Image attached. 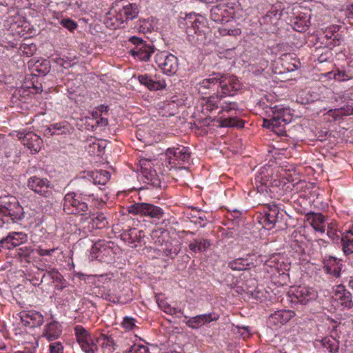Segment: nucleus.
<instances>
[{
    "label": "nucleus",
    "instance_id": "1",
    "mask_svg": "<svg viewBox=\"0 0 353 353\" xmlns=\"http://www.w3.org/2000/svg\"><path fill=\"white\" fill-rule=\"evenodd\" d=\"M272 174V170L270 166L265 165L260 168L255 176L254 180L252 181L254 188H256L257 192L260 193L265 199L273 198L274 188L281 183L279 181L274 180L271 186L267 185L270 176Z\"/></svg>",
    "mask_w": 353,
    "mask_h": 353
},
{
    "label": "nucleus",
    "instance_id": "2",
    "mask_svg": "<svg viewBox=\"0 0 353 353\" xmlns=\"http://www.w3.org/2000/svg\"><path fill=\"white\" fill-rule=\"evenodd\" d=\"M63 210L68 214L84 215L88 210L86 200L79 194L78 192H69L64 196Z\"/></svg>",
    "mask_w": 353,
    "mask_h": 353
},
{
    "label": "nucleus",
    "instance_id": "3",
    "mask_svg": "<svg viewBox=\"0 0 353 353\" xmlns=\"http://www.w3.org/2000/svg\"><path fill=\"white\" fill-rule=\"evenodd\" d=\"M1 213L11 218L14 222L21 220L24 217L22 206L15 196L7 195L1 196Z\"/></svg>",
    "mask_w": 353,
    "mask_h": 353
},
{
    "label": "nucleus",
    "instance_id": "4",
    "mask_svg": "<svg viewBox=\"0 0 353 353\" xmlns=\"http://www.w3.org/2000/svg\"><path fill=\"white\" fill-rule=\"evenodd\" d=\"M154 61L157 66L166 74H174L178 70L177 57L168 52L162 51L157 53Z\"/></svg>",
    "mask_w": 353,
    "mask_h": 353
},
{
    "label": "nucleus",
    "instance_id": "5",
    "mask_svg": "<svg viewBox=\"0 0 353 353\" xmlns=\"http://www.w3.org/2000/svg\"><path fill=\"white\" fill-rule=\"evenodd\" d=\"M115 9L116 19L120 21L121 23L127 22L129 20H132L138 16L139 10L137 4L125 3L121 0L119 2H116L113 6Z\"/></svg>",
    "mask_w": 353,
    "mask_h": 353
},
{
    "label": "nucleus",
    "instance_id": "6",
    "mask_svg": "<svg viewBox=\"0 0 353 353\" xmlns=\"http://www.w3.org/2000/svg\"><path fill=\"white\" fill-rule=\"evenodd\" d=\"M316 297L317 293L314 289L305 286H299L289 292L290 301L295 305H306Z\"/></svg>",
    "mask_w": 353,
    "mask_h": 353
},
{
    "label": "nucleus",
    "instance_id": "7",
    "mask_svg": "<svg viewBox=\"0 0 353 353\" xmlns=\"http://www.w3.org/2000/svg\"><path fill=\"white\" fill-rule=\"evenodd\" d=\"M129 212L157 219H161L164 214L160 207L148 203H134L129 207Z\"/></svg>",
    "mask_w": 353,
    "mask_h": 353
},
{
    "label": "nucleus",
    "instance_id": "8",
    "mask_svg": "<svg viewBox=\"0 0 353 353\" xmlns=\"http://www.w3.org/2000/svg\"><path fill=\"white\" fill-rule=\"evenodd\" d=\"M284 215L280 212L276 205H268L267 210L264 211L263 215L260 219V223L263 228L270 230L274 228L276 223L279 222Z\"/></svg>",
    "mask_w": 353,
    "mask_h": 353
},
{
    "label": "nucleus",
    "instance_id": "9",
    "mask_svg": "<svg viewBox=\"0 0 353 353\" xmlns=\"http://www.w3.org/2000/svg\"><path fill=\"white\" fill-rule=\"evenodd\" d=\"M17 137L21 141V143L31 151V152L37 153L40 150L43 141L39 136L33 132L23 130L18 132Z\"/></svg>",
    "mask_w": 353,
    "mask_h": 353
},
{
    "label": "nucleus",
    "instance_id": "10",
    "mask_svg": "<svg viewBox=\"0 0 353 353\" xmlns=\"http://www.w3.org/2000/svg\"><path fill=\"white\" fill-rule=\"evenodd\" d=\"M28 187L41 196L48 198L52 195L50 182L47 179L34 176L28 179Z\"/></svg>",
    "mask_w": 353,
    "mask_h": 353
},
{
    "label": "nucleus",
    "instance_id": "11",
    "mask_svg": "<svg viewBox=\"0 0 353 353\" xmlns=\"http://www.w3.org/2000/svg\"><path fill=\"white\" fill-rule=\"evenodd\" d=\"M221 73L213 72L208 78L203 79L196 85L199 92L202 94H210L219 90V80L221 79Z\"/></svg>",
    "mask_w": 353,
    "mask_h": 353
},
{
    "label": "nucleus",
    "instance_id": "12",
    "mask_svg": "<svg viewBox=\"0 0 353 353\" xmlns=\"http://www.w3.org/2000/svg\"><path fill=\"white\" fill-rule=\"evenodd\" d=\"M76 336L79 344L85 353H94L97 350L95 339L83 328H76Z\"/></svg>",
    "mask_w": 353,
    "mask_h": 353
},
{
    "label": "nucleus",
    "instance_id": "13",
    "mask_svg": "<svg viewBox=\"0 0 353 353\" xmlns=\"http://www.w3.org/2000/svg\"><path fill=\"white\" fill-rule=\"evenodd\" d=\"M82 179L83 180L79 185V189L77 192H78L84 200L91 197L94 199H99L101 189L99 187H97L90 180L85 179L83 176Z\"/></svg>",
    "mask_w": 353,
    "mask_h": 353
},
{
    "label": "nucleus",
    "instance_id": "14",
    "mask_svg": "<svg viewBox=\"0 0 353 353\" xmlns=\"http://www.w3.org/2000/svg\"><path fill=\"white\" fill-rule=\"evenodd\" d=\"M170 164H176V161L188 162L190 159L191 153L189 149L185 147H177L168 148L165 152Z\"/></svg>",
    "mask_w": 353,
    "mask_h": 353
},
{
    "label": "nucleus",
    "instance_id": "15",
    "mask_svg": "<svg viewBox=\"0 0 353 353\" xmlns=\"http://www.w3.org/2000/svg\"><path fill=\"white\" fill-rule=\"evenodd\" d=\"M219 318V315L215 312L202 314L190 318L185 321V324L192 329H198L205 324L217 321Z\"/></svg>",
    "mask_w": 353,
    "mask_h": 353
},
{
    "label": "nucleus",
    "instance_id": "16",
    "mask_svg": "<svg viewBox=\"0 0 353 353\" xmlns=\"http://www.w3.org/2000/svg\"><path fill=\"white\" fill-rule=\"evenodd\" d=\"M83 178L90 180L95 185H105L110 180V174L106 170L88 171Z\"/></svg>",
    "mask_w": 353,
    "mask_h": 353
},
{
    "label": "nucleus",
    "instance_id": "17",
    "mask_svg": "<svg viewBox=\"0 0 353 353\" xmlns=\"http://www.w3.org/2000/svg\"><path fill=\"white\" fill-rule=\"evenodd\" d=\"M335 296L340 304L347 309L353 307L352 296L343 285H339L335 291Z\"/></svg>",
    "mask_w": 353,
    "mask_h": 353
},
{
    "label": "nucleus",
    "instance_id": "18",
    "mask_svg": "<svg viewBox=\"0 0 353 353\" xmlns=\"http://www.w3.org/2000/svg\"><path fill=\"white\" fill-rule=\"evenodd\" d=\"M141 47H135L131 50V54L137 57L142 61H147L150 59L151 54L154 52V48L153 46L147 44L146 42L143 45H139Z\"/></svg>",
    "mask_w": 353,
    "mask_h": 353
},
{
    "label": "nucleus",
    "instance_id": "19",
    "mask_svg": "<svg viewBox=\"0 0 353 353\" xmlns=\"http://www.w3.org/2000/svg\"><path fill=\"white\" fill-rule=\"evenodd\" d=\"M21 319L23 325L30 327H40L44 322L43 316L39 312H30Z\"/></svg>",
    "mask_w": 353,
    "mask_h": 353
},
{
    "label": "nucleus",
    "instance_id": "20",
    "mask_svg": "<svg viewBox=\"0 0 353 353\" xmlns=\"http://www.w3.org/2000/svg\"><path fill=\"white\" fill-rule=\"evenodd\" d=\"M6 249L10 250L27 241V235L23 232H12L5 237Z\"/></svg>",
    "mask_w": 353,
    "mask_h": 353
},
{
    "label": "nucleus",
    "instance_id": "21",
    "mask_svg": "<svg viewBox=\"0 0 353 353\" xmlns=\"http://www.w3.org/2000/svg\"><path fill=\"white\" fill-rule=\"evenodd\" d=\"M138 80L141 84L145 85L152 91L159 90L165 87V83L164 81L161 82L160 81H154L147 74L139 75L138 77Z\"/></svg>",
    "mask_w": 353,
    "mask_h": 353
},
{
    "label": "nucleus",
    "instance_id": "22",
    "mask_svg": "<svg viewBox=\"0 0 353 353\" xmlns=\"http://www.w3.org/2000/svg\"><path fill=\"white\" fill-rule=\"evenodd\" d=\"M61 334V326L58 322L52 321L48 323L44 330L43 336L48 341H54L59 337Z\"/></svg>",
    "mask_w": 353,
    "mask_h": 353
},
{
    "label": "nucleus",
    "instance_id": "23",
    "mask_svg": "<svg viewBox=\"0 0 353 353\" xmlns=\"http://www.w3.org/2000/svg\"><path fill=\"white\" fill-rule=\"evenodd\" d=\"M108 300L113 303H117L121 304H125L128 301L132 299V292L129 288H123L121 293L112 296L111 294L108 295Z\"/></svg>",
    "mask_w": 353,
    "mask_h": 353
},
{
    "label": "nucleus",
    "instance_id": "24",
    "mask_svg": "<svg viewBox=\"0 0 353 353\" xmlns=\"http://www.w3.org/2000/svg\"><path fill=\"white\" fill-rule=\"evenodd\" d=\"M95 343L97 345H100L108 353H111L115 350L116 344L114 341L111 336L108 334H101L99 337L95 339Z\"/></svg>",
    "mask_w": 353,
    "mask_h": 353
},
{
    "label": "nucleus",
    "instance_id": "25",
    "mask_svg": "<svg viewBox=\"0 0 353 353\" xmlns=\"http://www.w3.org/2000/svg\"><path fill=\"white\" fill-rule=\"evenodd\" d=\"M210 245L211 243L207 239H194L190 243L188 247L194 252H204Z\"/></svg>",
    "mask_w": 353,
    "mask_h": 353
},
{
    "label": "nucleus",
    "instance_id": "26",
    "mask_svg": "<svg viewBox=\"0 0 353 353\" xmlns=\"http://www.w3.org/2000/svg\"><path fill=\"white\" fill-rule=\"evenodd\" d=\"M121 235L123 240L128 241L130 243L140 241L144 236L143 232L142 230H137L136 228L123 230Z\"/></svg>",
    "mask_w": 353,
    "mask_h": 353
},
{
    "label": "nucleus",
    "instance_id": "27",
    "mask_svg": "<svg viewBox=\"0 0 353 353\" xmlns=\"http://www.w3.org/2000/svg\"><path fill=\"white\" fill-rule=\"evenodd\" d=\"M294 315V312L291 310H279L271 314L270 319L274 323L284 324L288 322Z\"/></svg>",
    "mask_w": 353,
    "mask_h": 353
},
{
    "label": "nucleus",
    "instance_id": "28",
    "mask_svg": "<svg viewBox=\"0 0 353 353\" xmlns=\"http://www.w3.org/2000/svg\"><path fill=\"white\" fill-rule=\"evenodd\" d=\"M281 16V12H279V10L272 6L267 14L261 18L260 23L264 24H276L280 19Z\"/></svg>",
    "mask_w": 353,
    "mask_h": 353
},
{
    "label": "nucleus",
    "instance_id": "29",
    "mask_svg": "<svg viewBox=\"0 0 353 353\" xmlns=\"http://www.w3.org/2000/svg\"><path fill=\"white\" fill-rule=\"evenodd\" d=\"M226 11L224 6L216 5L210 10V18L215 22L222 23L226 18L225 15Z\"/></svg>",
    "mask_w": 353,
    "mask_h": 353
},
{
    "label": "nucleus",
    "instance_id": "30",
    "mask_svg": "<svg viewBox=\"0 0 353 353\" xmlns=\"http://www.w3.org/2000/svg\"><path fill=\"white\" fill-rule=\"evenodd\" d=\"M142 173L145 178L144 183L150 184L154 187H161V181L154 170L145 168Z\"/></svg>",
    "mask_w": 353,
    "mask_h": 353
},
{
    "label": "nucleus",
    "instance_id": "31",
    "mask_svg": "<svg viewBox=\"0 0 353 353\" xmlns=\"http://www.w3.org/2000/svg\"><path fill=\"white\" fill-rule=\"evenodd\" d=\"M311 225L314 230L323 233L325 232V217L321 213H313L310 217Z\"/></svg>",
    "mask_w": 353,
    "mask_h": 353
},
{
    "label": "nucleus",
    "instance_id": "32",
    "mask_svg": "<svg viewBox=\"0 0 353 353\" xmlns=\"http://www.w3.org/2000/svg\"><path fill=\"white\" fill-rule=\"evenodd\" d=\"M230 85L228 84L227 81L224 79V76L221 74V79L219 80V88H221L222 90V92L221 94H219V90L216 91V93H214L215 97L211 96L210 99L212 98H216L218 99H221L222 98L225 97L228 95H233V94L231 93V90L230 88Z\"/></svg>",
    "mask_w": 353,
    "mask_h": 353
},
{
    "label": "nucleus",
    "instance_id": "33",
    "mask_svg": "<svg viewBox=\"0 0 353 353\" xmlns=\"http://www.w3.org/2000/svg\"><path fill=\"white\" fill-rule=\"evenodd\" d=\"M281 118L279 117H271L269 119H264L263 126L268 129H271L274 132L279 134L282 130L279 129L280 127L283 126L280 123Z\"/></svg>",
    "mask_w": 353,
    "mask_h": 353
},
{
    "label": "nucleus",
    "instance_id": "34",
    "mask_svg": "<svg viewBox=\"0 0 353 353\" xmlns=\"http://www.w3.org/2000/svg\"><path fill=\"white\" fill-rule=\"evenodd\" d=\"M52 129H54L52 134L57 135L70 134L71 132V128L65 121L52 124Z\"/></svg>",
    "mask_w": 353,
    "mask_h": 353
},
{
    "label": "nucleus",
    "instance_id": "35",
    "mask_svg": "<svg viewBox=\"0 0 353 353\" xmlns=\"http://www.w3.org/2000/svg\"><path fill=\"white\" fill-rule=\"evenodd\" d=\"M341 241L343 245V250L346 255L353 253V235L346 234L342 236Z\"/></svg>",
    "mask_w": 353,
    "mask_h": 353
},
{
    "label": "nucleus",
    "instance_id": "36",
    "mask_svg": "<svg viewBox=\"0 0 353 353\" xmlns=\"http://www.w3.org/2000/svg\"><path fill=\"white\" fill-rule=\"evenodd\" d=\"M205 28L204 23L199 21L196 16L194 18V22L192 25V28L190 27L188 30H186V33L188 36H192L194 34H201L203 32V28Z\"/></svg>",
    "mask_w": 353,
    "mask_h": 353
},
{
    "label": "nucleus",
    "instance_id": "37",
    "mask_svg": "<svg viewBox=\"0 0 353 353\" xmlns=\"http://www.w3.org/2000/svg\"><path fill=\"white\" fill-rule=\"evenodd\" d=\"M33 252L31 247L24 246L17 250V254L21 261L30 263V255Z\"/></svg>",
    "mask_w": 353,
    "mask_h": 353
},
{
    "label": "nucleus",
    "instance_id": "38",
    "mask_svg": "<svg viewBox=\"0 0 353 353\" xmlns=\"http://www.w3.org/2000/svg\"><path fill=\"white\" fill-rule=\"evenodd\" d=\"M243 124L244 123L242 120L234 117L225 118L220 121L221 127H237L241 128L243 127Z\"/></svg>",
    "mask_w": 353,
    "mask_h": 353
},
{
    "label": "nucleus",
    "instance_id": "39",
    "mask_svg": "<svg viewBox=\"0 0 353 353\" xmlns=\"http://www.w3.org/2000/svg\"><path fill=\"white\" fill-rule=\"evenodd\" d=\"M48 276L53 280L55 283H59L61 284L60 289L62 290L65 288V280L63 276L61 274V273L55 268L50 269L48 271Z\"/></svg>",
    "mask_w": 353,
    "mask_h": 353
},
{
    "label": "nucleus",
    "instance_id": "40",
    "mask_svg": "<svg viewBox=\"0 0 353 353\" xmlns=\"http://www.w3.org/2000/svg\"><path fill=\"white\" fill-rule=\"evenodd\" d=\"M271 111L272 112V117H279L281 118L280 123L284 126L286 123H288V119L285 118V109L279 106H274L271 108Z\"/></svg>",
    "mask_w": 353,
    "mask_h": 353
},
{
    "label": "nucleus",
    "instance_id": "41",
    "mask_svg": "<svg viewBox=\"0 0 353 353\" xmlns=\"http://www.w3.org/2000/svg\"><path fill=\"white\" fill-rule=\"evenodd\" d=\"M246 261L243 259H237L236 260L230 261L228 263V267L233 270L241 271L246 269V266L248 263H245Z\"/></svg>",
    "mask_w": 353,
    "mask_h": 353
},
{
    "label": "nucleus",
    "instance_id": "42",
    "mask_svg": "<svg viewBox=\"0 0 353 353\" xmlns=\"http://www.w3.org/2000/svg\"><path fill=\"white\" fill-rule=\"evenodd\" d=\"M224 76V79L227 81L228 84L230 85L232 90L236 91L241 88L239 81L236 77L234 75H230L226 74H222Z\"/></svg>",
    "mask_w": 353,
    "mask_h": 353
},
{
    "label": "nucleus",
    "instance_id": "43",
    "mask_svg": "<svg viewBox=\"0 0 353 353\" xmlns=\"http://www.w3.org/2000/svg\"><path fill=\"white\" fill-rule=\"evenodd\" d=\"M195 14H189L185 16V18L183 19L180 21V27L185 28V31L188 30L190 27L192 28V25L194 22Z\"/></svg>",
    "mask_w": 353,
    "mask_h": 353
},
{
    "label": "nucleus",
    "instance_id": "44",
    "mask_svg": "<svg viewBox=\"0 0 353 353\" xmlns=\"http://www.w3.org/2000/svg\"><path fill=\"white\" fill-rule=\"evenodd\" d=\"M125 353H150L149 348L143 345L134 344Z\"/></svg>",
    "mask_w": 353,
    "mask_h": 353
},
{
    "label": "nucleus",
    "instance_id": "45",
    "mask_svg": "<svg viewBox=\"0 0 353 353\" xmlns=\"http://www.w3.org/2000/svg\"><path fill=\"white\" fill-rule=\"evenodd\" d=\"M219 32L222 36H238L241 34V30L240 28H219Z\"/></svg>",
    "mask_w": 353,
    "mask_h": 353
},
{
    "label": "nucleus",
    "instance_id": "46",
    "mask_svg": "<svg viewBox=\"0 0 353 353\" xmlns=\"http://www.w3.org/2000/svg\"><path fill=\"white\" fill-rule=\"evenodd\" d=\"M310 21L299 20L294 23V29L299 32H303L309 28Z\"/></svg>",
    "mask_w": 353,
    "mask_h": 353
},
{
    "label": "nucleus",
    "instance_id": "47",
    "mask_svg": "<svg viewBox=\"0 0 353 353\" xmlns=\"http://www.w3.org/2000/svg\"><path fill=\"white\" fill-rule=\"evenodd\" d=\"M28 276L29 277H30L29 279V281L34 286H37V285H39L40 284L42 283L43 279H45L46 277V274H44L41 279H39V274L38 272H36V273H32V272H29L28 274Z\"/></svg>",
    "mask_w": 353,
    "mask_h": 353
},
{
    "label": "nucleus",
    "instance_id": "48",
    "mask_svg": "<svg viewBox=\"0 0 353 353\" xmlns=\"http://www.w3.org/2000/svg\"><path fill=\"white\" fill-rule=\"evenodd\" d=\"M60 23L70 31H73L77 28V23L70 18L61 19Z\"/></svg>",
    "mask_w": 353,
    "mask_h": 353
},
{
    "label": "nucleus",
    "instance_id": "49",
    "mask_svg": "<svg viewBox=\"0 0 353 353\" xmlns=\"http://www.w3.org/2000/svg\"><path fill=\"white\" fill-rule=\"evenodd\" d=\"M323 264L325 269H327V268L337 266V264L342 263H341V260L334 256H329L328 259L325 258L323 259Z\"/></svg>",
    "mask_w": 353,
    "mask_h": 353
},
{
    "label": "nucleus",
    "instance_id": "50",
    "mask_svg": "<svg viewBox=\"0 0 353 353\" xmlns=\"http://www.w3.org/2000/svg\"><path fill=\"white\" fill-rule=\"evenodd\" d=\"M99 147V141H94L92 143H90L87 147V150L90 155L93 156H100L99 150L97 148Z\"/></svg>",
    "mask_w": 353,
    "mask_h": 353
},
{
    "label": "nucleus",
    "instance_id": "51",
    "mask_svg": "<svg viewBox=\"0 0 353 353\" xmlns=\"http://www.w3.org/2000/svg\"><path fill=\"white\" fill-rule=\"evenodd\" d=\"M94 223L97 228H103L107 223L106 219L103 214H98L96 217L92 219Z\"/></svg>",
    "mask_w": 353,
    "mask_h": 353
},
{
    "label": "nucleus",
    "instance_id": "52",
    "mask_svg": "<svg viewBox=\"0 0 353 353\" xmlns=\"http://www.w3.org/2000/svg\"><path fill=\"white\" fill-rule=\"evenodd\" d=\"M136 320L133 318L125 316L123 321V326L127 330H132L135 327Z\"/></svg>",
    "mask_w": 353,
    "mask_h": 353
},
{
    "label": "nucleus",
    "instance_id": "53",
    "mask_svg": "<svg viewBox=\"0 0 353 353\" xmlns=\"http://www.w3.org/2000/svg\"><path fill=\"white\" fill-rule=\"evenodd\" d=\"M341 268L342 264H337V266L327 268L325 270L327 273L332 274L335 277H339L341 274Z\"/></svg>",
    "mask_w": 353,
    "mask_h": 353
},
{
    "label": "nucleus",
    "instance_id": "54",
    "mask_svg": "<svg viewBox=\"0 0 353 353\" xmlns=\"http://www.w3.org/2000/svg\"><path fill=\"white\" fill-rule=\"evenodd\" d=\"M164 311L170 314L174 315L176 314L177 313H181L183 316L187 319L188 316L186 315L183 314V311L181 309H177L176 307H172L170 305L166 304L164 307Z\"/></svg>",
    "mask_w": 353,
    "mask_h": 353
},
{
    "label": "nucleus",
    "instance_id": "55",
    "mask_svg": "<svg viewBox=\"0 0 353 353\" xmlns=\"http://www.w3.org/2000/svg\"><path fill=\"white\" fill-rule=\"evenodd\" d=\"M351 78H352V77L345 71H338L337 73L334 74V79L338 81H346Z\"/></svg>",
    "mask_w": 353,
    "mask_h": 353
},
{
    "label": "nucleus",
    "instance_id": "56",
    "mask_svg": "<svg viewBox=\"0 0 353 353\" xmlns=\"http://www.w3.org/2000/svg\"><path fill=\"white\" fill-rule=\"evenodd\" d=\"M327 235L333 241L334 243H338L339 240V236L337 234V232L336 230H334L332 228H327Z\"/></svg>",
    "mask_w": 353,
    "mask_h": 353
},
{
    "label": "nucleus",
    "instance_id": "57",
    "mask_svg": "<svg viewBox=\"0 0 353 353\" xmlns=\"http://www.w3.org/2000/svg\"><path fill=\"white\" fill-rule=\"evenodd\" d=\"M50 353H63V346L60 342L51 343Z\"/></svg>",
    "mask_w": 353,
    "mask_h": 353
},
{
    "label": "nucleus",
    "instance_id": "58",
    "mask_svg": "<svg viewBox=\"0 0 353 353\" xmlns=\"http://www.w3.org/2000/svg\"><path fill=\"white\" fill-rule=\"evenodd\" d=\"M105 245L104 241L103 240H99L98 241L95 242L91 248L90 252L91 254H97L98 252H99L101 248Z\"/></svg>",
    "mask_w": 353,
    "mask_h": 353
},
{
    "label": "nucleus",
    "instance_id": "59",
    "mask_svg": "<svg viewBox=\"0 0 353 353\" xmlns=\"http://www.w3.org/2000/svg\"><path fill=\"white\" fill-rule=\"evenodd\" d=\"M56 250H57L56 248L47 250V249H43V248H39L37 252L39 256H43L52 255V253H54Z\"/></svg>",
    "mask_w": 353,
    "mask_h": 353
},
{
    "label": "nucleus",
    "instance_id": "60",
    "mask_svg": "<svg viewBox=\"0 0 353 353\" xmlns=\"http://www.w3.org/2000/svg\"><path fill=\"white\" fill-rule=\"evenodd\" d=\"M68 5L72 8H81L82 6V0H68Z\"/></svg>",
    "mask_w": 353,
    "mask_h": 353
},
{
    "label": "nucleus",
    "instance_id": "61",
    "mask_svg": "<svg viewBox=\"0 0 353 353\" xmlns=\"http://www.w3.org/2000/svg\"><path fill=\"white\" fill-rule=\"evenodd\" d=\"M239 332L241 334L243 339H246L251 335L250 330L248 327H243L241 328L239 327Z\"/></svg>",
    "mask_w": 353,
    "mask_h": 353
},
{
    "label": "nucleus",
    "instance_id": "62",
    "mask_svg": "<svg viewBox=\"0 0 353 353\" xmlns=\"http://www.w3.org/2000/svg\"><path fill=\"white\" fill-rule=\"evenodd\" d=\"M130 41H131V43L134 45H135V47H140L139 45H143L145 42L142 39H140L137 37H132L130 39Z\"/></svg>",
    "mask_w": 353,
    "mask_h": 353
},
{
    "label": "nucleus",
    "instance_id": "63",
    "mask_svg": "<svg viewBox=\"0 0 353 353\" xmlns=\"http://www.w3.org/2000/svg\"><path fill=\"white\" fill-rule=\"evenodd\" d=\"M341 113L343 115H351L353 114V107L352 106H347L346 108H342L341 109Z\"/></svg>",
    "mask_w": 353,
    "mask_h": 353
},
{
    "label": "nucleus",
    "instance_id": "64",
    "mask_svg": "<svg viewBox=\"0 0 353 353\" xmlns=\"http://www.w3.org/2000/svg\"><path fill=\"white\" fill-rule=\"evenodd\" d=\"M300 65L299 61H296L294 63H290L287 67L286 70L288 71H294L296 69H298L299 66Z\"/></svg>",
    "mask_w": 353,
    "mask_h": 353
}]
</instances>
